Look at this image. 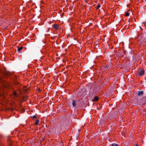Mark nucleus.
I'll use <instances>...</instances> for the list:
<instances>
[{
	"label": "nucleus",
	"instance_id": "obj_2",
	"mask_svg": "<svg viewBox=\"0 0 146 146\" xmlns=\"http://www.w3.org/2000/svg\"><path fill=\"white\" fill-rule=\"evenodd\" d=\"M143 42H146V35L145 36L142 37L141 40L139 41V43H141L140 44L144 45V44L143 43Z\"/></svg>",
	"mask_w": 146,
	"mask_h": 146
},
{
	"label": "nucleus",
	"instance_id": "obj_7",
	"mask_svg": "<svg viewBox=\"0 0 146 146\" xmlns=\"http://www.w3.org/2000/svg\"><path fill=\"white\" fill-rule=\"evenodd\" d=\"M23 48V47H21L18 48L17 49V51L19 52H21V50Z\"/></svg>",
	"mask_w": 146,
	"mask_h": 146
},
{
	"label": "nucleus",
	"instance_id": "obj_3",
	"mask_svg": "<svg viewBox=\"0 0 146 146\" xmlns=\"http://www.w3.org/2000/svg\"><path fill=\"white\" fill-rule=\"evenodd\" d=\"M143 92L142 91H139L137 93V96H143Z\"/></svg>",
	"mask_w": 146,
	"mask_h": 146
},
{
	"label": "nucleus",
	"instance_id": "obj_15",
	"mask_svg": "<svg viewBox=\"0 0 146 146\" xmlns=\"http://www.w3.org/2000/svg\"><path fill=\"white\" fill-rule=\"evenodd\" d=\"M13 94H14V95L15 96H16L17 95V94L16 93H15V92H14V93H13Z\"/></svg>",
	"mask_w": 146,
	"mask_h": 146
},
{
	"label": "nucleus",
	"instance_id": "obj_10",
	"mask_svg": "<svg viewBox=\"0 0 146 146\" xmlns=\"http://www.w3.org/2000/svg\"><path fill=\"white\" fill-rule=\"evenodd\" d=\"M31 117L33 119H35L36 118L37 116L36 115H34L32 116H31Z\"/></svg>",
	"mask_w": 146,
	"mask_h": 146
},
{
	"label": "nucleus",
	"instance_id": "obj_12",
	"mask_svg": "<svg viewBox=\"0 0 146 146\" xmlns=\"http://www.w3.org/2000/svg\"><path fill=\"white\" fill-rule=\"evenodd\" d=\"M100 4H99L98 5H97L96 8L97 9H98L99 8H100Z\"/></svg>",
	"mask_w": 146,
	"mask_h": 146
},
{
	"label": "nucleus",
	"instance_id": "obj_20",
	"mask_svg": "<svg viewBox=\"0 0 146 146\" xmlns=\"http://www.w3.org/2000/svg\"><path fill=\"white\" fill-rule=\"evenodd\" d=\"M135 146H138V145L137 144H136L135 145Z\"/></svg>",
	"mask_w": 146,
	"mask_h": 146
},
{
	"label": "nucleus",
	"instance_id": "obj_11",
	"mask_svg": "<svg viewBox=\"0 0 146 146\" xmlns=\"http://www.w3.org/2000/svg\"><path fill=\"white\" fill-rule=\"evenodd\" d=\"M125 15L126 16H128L129 15V13L127 12H126L125 13Z\"/></svg>",
	"mask_w": 146,
	"mask_h": 146
},
{
	"label": "nucleus",
	"instance_id": "obj_16",
	"mask_svg": "<svg viewBox=\"0 0 146 146\" xmlns=\"http://www.w3.org/2000/svg\"><path fill=\"white\" fill-rule=\"evenodd\" d=\"M11 141L10 140H9V144L10 145H11Z\"/></svg>",
	"mask_w": 146,
	"mask_h": 146
},
{
	"label": "nucleus",
	"instance_id": "obj_6",
	"mask_svg": "<svg viewBox=\"0 0 146 146\" xmlns=\"http://www.w3.org/2000/svg\"><path fill=\"white\" fill-rule=\"evenodd\" d=\"M98 100V98L97 96L94 97V99H93L92 101L93 102L97 101Z\"/></svg>",
	"mask_w": 146,
	"mask_h": 146
},
{
	"label": "nucleus",
	"instance_id": "obj_5",
	"mask_svg": "<svg viewBox=\"0 0 146 146\" xmlns=\"http://www.w3.org/2000/svg\"><path fill=\"white\" fill-rule=\"evenodd\" d=\"M72 105L73 107H75L76 106V102L75 100H72Z\"/></svg>",
	"mask_w": 146,
	"mask_h": 146
},
{
	"label": "nucleus",
	"instance_id": "obj_1",
	"mask_svg": "<svg viewBox=\"0 0 146 146\" xmlns=\"http://www.w3.org/2000/svg\"><path fill=\"white\" fill-rule=\"evenodd\" d=\"M145 70L141 68L138 69L136 72L137 75L141 76L143 75L144 74Z\"/></svg>",
	"mask_w": 146,
	"mask_h": 146
},
{
	"label": "nucleus",
	"instance_id": "obj_13",
	"mask_svg": "<svg viewBox=\"0 0 146 146\" xmlns=\"http://www.w3.org/2000/svg\"><path fill=\"white\" fill-rule=\"evenodd\" d=\"M23 90L24 92H26L27 90V89H24Z\"/></svg>",
	"mask_w": 146,
	"mask_h": 146
},
{
	"label": "nucleus",
	"instance_id": "obj_14",
	"mask_svg": "<svg viewBox=\"0 0 146 146\" xmlns=\"http://www.w3.org/2000/svg\"><path fill=\"white\" fill-rule=\"evenodd\" d=\"M111 145L112 146H115V143H112L111 144Z\"/></svg>",
	"mask_w": 146,
	"mask_h": 146
},
{
	"label": "nucleus",
	"instance_id": "obj_21",
	"mask_svg": "<svg viewBox=\"0 0 146 146\" xmlns=\"http://www.w3.org/2000/svg\"><path fill=\"white\" fill-rule=\"evenodd\" d=\"M23 111V112H24V110H23V111Z\"/></svg>",
	"mask_w": 146,
	"mask_h": 146
},
{
	"label": "nucleus",
	"instance_id": "obj_8",
	"mask_svg": "<svg viewBox=\"0 0 146 146\" xmlns=\"http://www.w3.org/2000/svg\"><path fill=\"white\" fill-rule=\"evenodd\" d=\"M110 66L109 65H107L104 67V70H107L109 68Z\"/></svg>",
	"mask_w": 146,
	"mask_h": 146
},
{
	"label": "nucleus",
	"instance_id": "obj_19",
	"mask_svg": "<svg viewBox=\"0 0 146 146\" xmlns=\"http://www.w3.org/2000/svg\"><path fill=\"white\" fill-rule=\"evenodd\" d=\"M132 51H131V52H129L130 54H132Z\"/></svg>",
	"mask_w": 146,
	"mask_h": 146
},
{
	"label": "nucleus",
	"instance_id": "obj_4",
	"mask_svg": "<svg viewBox=\"0 0 146 146\" xmlns=\"http://www.w3.org/2000/svg\"><path fill=\"white\" fill-rule=\"evenodd\" d=\"M53 27L56 30H57L59 28V25L56 24H55L53 25Z\"/></svg>",
	"mask_w": 146,
	"mask_h": 146
},
{
	"label": "nucleus",
	"instance_id": "obj_9",
	"mask_svg": "<svg viewBox=\"0 0 146 146\" xmlns=\"http://www.w3.org/2000/svg\"><path fill=\"white\" fill-rule=\"evenodd\" d=\"M39 119H37L36 120V122H35V124L36 125H38V122H39Z\"/></svg>",
	"mask_w": 146,
	"mask_h": 146
},
{
	"label": "nucleus",
	"instance_id": "obj_17",
	"mask_svg": "<svg viewBox=\"0 0 146 146\" xmlns=\"http://www.w3.org/2000/svg\"><path fill=\"white\" fill-rule=\"evenodd\" d=\"M0 146H3V144L1 143H0Z\"/></svg>",
	"mask_w": 146,
	"mask_h": 146
},
{
	"label": "nucleus",
	"instance_id": "obj_18",
	"mask_svg": "<svg viewBox=\"0 0 146 146\" xmlns=\"http://www.w3.org/2000/svg\"><path fill=\"white\" fill-rule=\"evenodd\" d=\"M115 146H118V144L115 143Z\"/></svg>",
	"mask_w": 146,
	"mask_h": 146
}]
</instances>
